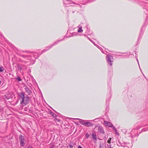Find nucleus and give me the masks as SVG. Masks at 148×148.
I'll return each instance as SVG.
<instances>
[{
  "label": "nucleus",
  "mask_w": 148,
  "mask_h": 148,
  "mask_svg": "<svg viewBox=\"0 0 148 148\" xmlns=\"http://www.w3.org/2000/svg\"><path fill=\"white\" fill-rule=\"evenodd\" d=\"M18 96L19 97L21 106H24L27 105L29 103V97L25 96V93L23 92H20Z\"/></svg>",
  "instance_id": "1"
},
{
  "label": "nucleus",
  "mask_w": 148,
  "mask_h": 148,
  "mask_svg": "<svg viewBox=\"0 0 148 148\" xmlns=\"http://www.w3.org/2000/svg\"><path fill=\"white\" fill-rule=\"evenodd\" d=\"M117 145L119 147H121V148H129V147L126 145H123V143H121L119 142L117 143Z\"/></svg>",
  "instance_id": "10"
},
{
  "label": "nucleus",
  "mask_w": 148,
  "mask_h": 148,
  "mask_svg": "<svg viewBox=\"0 0 148 148\" xmlns=\"http://www.w3.org/2000/svg\"><path fill=\"white\" fill-rule=\"evenodd\" d=\"M136 60L137 61L138 63V66H139V68H140V65H139V61H138V58H137V57H136Z\"/></svg>",
  "instance_id": "25"
},
{
  "label": "nucleus",
  "mask_w": 148,
  "mask_h": 148,
  "mask_svg": "<svg viewBox=\"0 0 148 148\" xmlns=\"http://www.w3.org/2000/svg\"><path fill=\"white\" fill-rule=\"evenodd\" d=\"M147 10H148V8H147Z\"/></svg>",
  "instance_id": "42"
},
{
  "label": "nucleus",
  "mask_w": 148,
  "mask_h": 148,
  "mask_svg": "<svg viewBox=\"0 0 148 148\" xmlns=\"http://www.w3.org/2000/svg\"><path fill=\"white\" fill-rule=\"evenodd\" d=\"M104 124L109 127H111L112 125L111 123L107 121H104Z\"/></svg>",
  "instance_id": "13"
},
{
  "label": "nucleus",
  "mask_w": 148,
  "mask_h": 148,
  "mask_svg": "<svg viewBox=\"0 0 148 148\" xmlns=\"http://www.w3.org/2000/svg\"><path fill=\"white\" fill-rule=\"evenodd\" d=\"M53 114H54V113L53 112H50L51 114V115L52 116L53 115Z\"/></svg>",
  "instance_id": "30"
},
{
  "label": "nucleus",
  "mask_w": 148,
  "mask_h": 148,
  "mask_svg": "<svg viewBox=\"0 0 148 148\" xmlns=\"http://www.w3.org/2000/svg\"><path fill=\"white\" fill-rule=\"evenodd\" d=\"M111 138H109L108 140V143H109V144H110L111 143Z\"/></svg>",
  "instance_id": "19"
},
{
  "label": "nucleus",
  "mask_w": 148,
  "mask_h": 148,
  "mask_svg": "<svg viewBox=\"0 0 148 148\" xmlns=\"http://www.w3.org/2000/svg\"><path fill=\"white\" fill-rule=\"evenodd\" d=\"M53 117H55L56 116V114H55L54 113L53 115Z\"/></svg>",
  "instance_id": "29"
},
{
  "label": "nucleus",
  "mask_w": 148,
  "mask_h": 148,
  "mask_svg": "<svg viewBox=\"0 0 148 148\" xmlns=\"http://www.w3.org/2000/svg\"><path fill=\"white\" fill-rule=\"evenodd\" d=\"M54 111H55V112H56H56H56V111H55V110H54Z\"/></svg>",
  "instance_id": "38"
},
{
  "label": "nucleus",
  "mask_w": 148,
  "mask_h": 148,
  "mask_svg": "<svg viewBox=\"0 0 148 148\" xmlns=\"http://www.w3.org/2000/svg\"><path fill=\"white\" fill-rule=\"evenodd\" d=\"M84 36H87V35H86V34H84Z\"/></svg>",
  "instance_id": "37"
},
{
  "label": "nucleus",
  "mask_w": 148,
  "mask_h": 148,
  "mask_svg": "<svg viewBox=\"0 0 148 148\" xmlns=\"http://www.w3.org/2000/svg\"><path fill=\"white\" fill-rule=\"evenodd\" d=\"M142 130L143 131H146V130H145L144 129Z\"/></svg>",
  "instance_id": "35"
},
{
  "label": "nucleus",
  "mask_w": 148,
  "mask_h": 148,
  "mask_svg": "<svg viewBox=\"0 0 148 148\" xmlns=\"http://www.w3.org/2000/svg\"><path fill=\"white\" fill-rule=\"evenodd\" d=\"M141 33L140 34V35H141Z\"/></svg>",
  "instance_id": "41"
},
{
  "label": "nucleus",
  "mask_w": 148,
  "mask_h": 148,
  "mask_svg": "<svg viewBox=\"0 0 148 148\" xmlns=\"http://www.w3.org/2000/svg\"><path fill=\"white\" fill-rule=\"evenodd\" d=\"M71 6H74V5H71Z\"/></svg>",
  "instance_id": "40"
},
{
  "label": "nucleus",
  "mask_w": 148,
  "mask_h": 148,
  "mask_svg": "<svg viewBox=\"0 0 148 148\" xmlns=\"http://www.w3.org/2000/svg\"><path fill=\"white\" fill-rule=\"evenodd\" d=\"M111 127H112V128L114 130L116 129L114 126H113V125H112V126Z\"/></svg>",
  "instance_id": "26"
},
{
  "label": "nucleus",
  "mask_w": 148,
  "mask_h": 148,
  "mask_svg": "<svg viewBox=\"0 0 148 148\" xmlns=\"http://www.w3.org/2000/svg\"><path fill=\"white\" fill-rule=\"evenodd\" d=\"M77 28H78L77 30V32L78 33H82L83 32L82 26H80V25H79L77 27Z\"/></svg>",
  "instance_id": "15"
},
{
  "label": "nucleus",
  "mask_w": 148,
  "mask_h": 148,
  "mask_svg": "<svg viewBox=\"0 0 148 148\" xmlns=\"http://www.w3.org/2000/svg\"><path fill=\"white\" fill-rule=\"evenodd\" d=\"M89 136V135L88 133H87L86 134L85 136L86 138H88Z\"/></svg>",
  "instance_id": "22"
},
{
  "label": "nucleus",
  "mask_w": 148,
  "mask_h": 148,
  "mask_svg": "<svg viewBox=\"0 0 148 148\" xmlns=\"http://www.w3.org/2000/svg\"><path fill=\"white\" fill-rule=\"evenodd\" d=\"M72 119H74V120L77 119L79 120V122L82 125H84L85 124V123H86L85 120H82L78 118H76V119H73L72 118Z\"/></svg>",
  "instance_id": "9"
},
{
  "label": "nucleus",
  "mask_w": 148,
  "mask_h": 148,
  "mask_svg": "<svg viewBox=\"0 0 148 148\" xmlns=\"http://www.w3.org/2000/svg\"><path fill=\"white\" fill-rule=\"evenodd\" d=\"M1 79H0V85H1Z\"/></svg>",
  "instance_id": "33"
},
{
  "label": "nucleus",
  "mask_w": 148,
  "mask_h": 148,
  "mask_svg": "<svg viewBox=\"0 0 148 148\" xmlns=\"http://www.w3.org/2000/svg\"><path fill=\"white\" fill-rule=\"evenodd\" d=\"M88 39L95 46H97L98 48L100 49L101 51L103 53L106 54L107 53V51L106 50H105L103 51V49L100 47L99 46H97V45L95 44L94 42L92 40L89 38L88 37Z\"/></svg>",
  "instance_id": "5"
},
{
  "label": "nucleus",
  "mask_w": 148,
  "mask_h": 148,
  "mask_svg": "<svg viewBox=\"0 0 148 148\" xmlns=\"http://www.w3.org/2000/svg\"><path fill=\"white\" fill-rule=\"evenodd\" d=\"M70 147H73V146L72 145H70Z\"/></svg>",
  "instance_id": "34"
},
{
  "label": "nucleus",
  "mask_w": 148,
  "mask_h": 148,
  "mask_svg": "<svg viewBox=\"0 0 148 148\" xmlns=\"http://www.w3.org/2000/svg\"><path fill=\"white\" fill-rule=\"evenodd\" d=\"M14 93L13 92H10L5 95V98L7 99L12 98L14 96Z\"/></svg>",
  "instance_id": "7"
},
{
  "label": "nucleus",
  "mask_w": 148,
  "mask_h": 148,
  "mask_svg": "<svg viewBox=\"0 0 148 148\" xmlns=\"http://www.w3.org/2000/svg\"><path fill=\"white\" fill-rule=\"evenodd\" d=\"M144 2L146 3V6L148 7V1H144Z\"/></svg>",
  "instance_id": "23"
},
{
  "label": "nucleus",
  "mask_w": 148,
  "mask_h": 148,
  "mask_svg": "<svg viewBox=\"0 0 148 148\" xmlns=\"http://www.w3.org/2000/svg\"><path fill=\"white\" fill-rule=\"evenodd\" d=\"M28 88V87L27 86H24V89H25V90H27Z\"/></svg>",
  "instance_id": "28"
},
{
  "label": "nucleus",
  "mask_w": 148,
  "mask_h": 148,
  "mask_svg": "<svg viewBox=\"0 0 148 148\" xmlns=\"http://www.w3.org/2000/svg\"><path fill=\"white\" fill-rule=\"evenodd\" d=\"M63 40V39H61V40H58V41H57L54 42V43H53L52 45H51L50 46H48V47H47L46 49H44L42 51V52L43 53V52H45V51L48 50L49 49H50V48H51L52 47H53V46H54L55 45L58 44V43H59V42L60 41H61Z\"/></svg>",
  "instance_id": "6"
},
{
  "label": "nucleus",
  "mask_w": 148,
  "mask_h": 148,
  "mask_svg": "<svg viewBox=\"0 0 148 148\" xmlns=\"http://www.w3.org/2000/svg\"><path fill=\"white\" fill-rule=\"evenodd\" d=\"M25 91L28 95H30L31 93V91L29 88L25 90Z\"/></svg>",
  "instance_id": "16"
},
{
  "label": "nucleus",
  "mask_w": 148,
  "mask_h": 148,
  "mask_svg": "<svg viewBox=\"0 0 148 148\" xmlns=\"http://www.w3.org/2000/svg\"><path fill=\"white\" fill-rule=\"evenodd\" d=\"M93 124L91 123L88 122H86L84 126L86 127H89L93 126Z\"/></svg>",
  "instance_id": "12"
},
{
  "label": "nucleus",
  "mask_w": 148,
  "mask_h": 148,
  "mask_svg": "<svg viewBox=\"0 0 148 148\" xmlns=\"http://www.w3.org/2000/svg\"><path fill=\"white\" fill-rule=\"evenodd\" d=\"M105 50H108L107 49H106Z\"/></svg>",
  "instance_id": "39"
},
{
  "label": "nucleus",
  "mask_w": 148,
  "mask_h": 148,
  "mask_svg": "<svg viewBox=\"0 0 148 148\" xmlns=\"http://www.w3.org/2000/svg\"><path fill=\"white\" fill-rule=\"evenodd\" d=\"M98 130L100 133L103 134L104 133L103 128L102 126H99L98 128Z\"/></svg>",
  "instance_id": "11"
},
{
  "label": "nucleus",
  "mask_w": 148,
  "mask_h": 148,
  "mask_svg": "<svg viewBox=\"0 0 148 148\" xmlns=\"http://www.w3.org/2000/svg\"><path fill=\"white\" fill-rule=\"evenodd\" d=\"M92 135V138L94 139L95 140L97 139V136L95 134H93Z\"/></svg>",
  "instance_id": "17"
},
{
  "label": "nucleus",
  "mask_w": 148,
  "mask_h": 148,
  "mask_svg": "<svg viewBox=\"0 0 148 148\" xmlns=\"http://www.w3.org/2000/svg\"><path fill=\"white\" fill-rule=\"evenodd\" d=\"M39 56V55L37 53H34L31 54L29 56V58L28 59L31 62L30 64H34L35 62V59L38 58Z\"/></svg>",
  "instance_id": "2"
},
{
  "label": "nucleus",
  "mask_w": 148,
  "mask_h": 148,
  "mask_svg": "<svg viewBox=\"0 0 148 148\" xmlns=\"http://www.w3.org/2000/svg\"><path fill=\"white\" fill-rule=\"evenodd\" d=\"M114 131L115 132V133L117 134H118V135H119V133H118L117 132V129H116L115 130H114Z\"/></svg>",
  "instance_id": "24"
},
{
  "label": "nucleus",
  "mask_w": 148,
  "mask_h": 148,
  "mask_svg": "<svg viewBox=\"0 0 148 148\" xmlns=\"http://www.w3.org/2000/svg\"><path fill=\"white\" fill-rule=\"evenodd\" d=\"M16 79L18 80L19 81H21V79L19 77H17L16 78Z\"/></svg>",
  "instance_id": "21"
},
{
  "label": "nucleus",
  "mask_w": 148,
  "mask_h": 148,
  "mask_svg": "<svg viewBox=\"0 0 148 148\" xmlns=\"http://www.w3.org/2000/svg\"><path fill=\"white\" fill-rule=\"evenodd\" d=\"M4 70V68L2 66H0V71L2 72Z\"/></svg>",
  "instance_id": "18"
},
{
  "label": "nucleus",
  "mask_w": 148,
  "mask_h": 148,
  "mask_svg": "<svg viewBox=\"0 0 148 148\" xmlns=\"http://www.w3.org/2000/svg\"><path fill=\"white\" fill-rule=\"evenodd\" d=\"M108 148H112L111 145H108Z\"/></svg>",
  "instance_id": "27"
},
{
  "label": "nucleus",
  "mask_w": 148,
  "mask_h": 148,
  "mask_svg": "<svg viewBox=\"0 0 148 148\" xmlns=\"http://www.w3.org/2000/svg\"><path fill=\"white\" fill-rule=\"evenodd\" d=\"M129 55H130V54H127V55H123V57L126 58H127L129 56Z\"/></svg>",
  "instance_id": "20"
},
{
  "label": "nucleus",
  "mask_w": 148,
  "mask_h": 148,
  "mask_svg": "<svg viewBox=\"0 0 148 148\" xmlns=\"http://www.w3.org/2000/svg\"><path fill=\"white\" fill-rule=\"evenodd\" d=\"M63 3L65 5L70 4L71 2L70 0H63Z\"/></svg>",
  "instance_id": "14"
},
{
  "label": "nucleus",
  "mask_w": 148,
  "mask_h": 148,
  "mask_svg": "<svg viewBox=\"0 0 148 148\" xmlns=\"http://www.w3.org/2000/svg\"><path fill=\"white\" fill-rule=\"evenodd\" d=\"M78 148H82V147L80 145H79L78 147Z\"/></svg>",
  "instance_id": "31"
},
{
  "label": "nucleus",
  "mask_w": 148,
  "mask_h": 148,
  "mask_svg": "<svg viewBox=\"0 0 148 148\" xmlns=\"http://www.w3.org/2000/svg\"><path fill=\"white\" fill-rule=\"evenodd\" d=\"M19 138L21 146V147L24 146L26 143L24 137L22 135H20Z\"/></svg>",
  "instance_id": "4"
},
{
  "label": "nucleus",
  "mask_w": 148,
  "mask_h": 148,
  "mask_svg": "<svg viewBox=\"0 0 148 148\" xmlns=\"http://www.w3.org/2000/svg\"><path fill=\"white\" fill-rule=\"evenodd\" d=\"M107 63L110 66L112 65L113 64V58L111 54H109L107 55L106 58Z\"/></svg>",
  "instance_id": "3"
},
{
  "label": "nucleus",
  "mask_w": 148,
  "mask_h": 148,
  "mask_svg": "<svg viewBox=\"0 0 148 148\" xmlns=\"http://www.w3.org/2000/svg\"><path fill=\"white\" fill-rule=\"evenodd\" d=\"M57 120H58V122H60V120H58V119H57Z\"/></svg>",
  "instance_id": "36"
},
{
  "label": "nucleus",
  "mask_w": 148,
  "mask_h": 148,
  "mask_svg": "<svg viewBox=\"0 0 148 148\" xmlns=\"http://www.w3.org/2000/svg\"><path fill=\"white\" fill-rule=\"evenodd\" d=\"M74 4H76L75 3H73ZM77 5L78 6H79V7H80V6L79 5H78V4H77Z\"/></svg>",
  "instance_id": "32"
},
{
  "label": "nucleus",
  "mask_w": 148,
  "mask_h": 148,
  "mask_svg": "<svg viewBox=\"0 0 148 148\" xmlns=\"http://www.w3.org/2000/svg\"><path fill=\"white\" fill-rule=\"evenodd\" d=\"M18 67L19 70L20 71L22 69H26L27 68L26 65L23 64L19 65L18 66Z\"/></svg>",
  "instance_id": "8"
}]
</instances>
